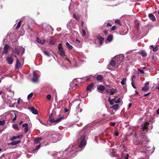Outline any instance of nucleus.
Listing matches in <instances>:
<instances>
[{
    "mask_svg": "<svg viewBox=\"0 0 159 159\" xmlns=\"http://www.w3.org/2000/svg\"><path fill=\"white\" fill-rule=\"evenodd\" d=\"M64 118L63 116H59V118L57 119L56 120L54 119V117L53 116L52 114L51 113L49 116V120L50 122L51 123H54L56 122L58 123L61 121V120Z\"/></svg>",
    "mask_w": 159,
    "mask_h": 159,
    "instance_id": "1",
    "label": "nucleus"
},
{
    "mask_svg": "<svg viewBox=\"0 0 159 159\" xmlns=\"http://www.w3.org/2000/svg\"><path fill=\"white\" fill-rule=\"evenodd\" d=\"M140 139L142 142H143V144L144 146H145V144L148 142L147 135L143 133H141L140 135Z\"/></svg>",
    "mask_w": 159,
    "mask_h": 159,
    "instance_id": "2",
    "label": "nucleus"
},
{
    "mask_svg": "<svg viewBox=\"0 0 159 159\" xmlns=\"http://www.w3.org/2000/svg\"><path fill=\"white\" fill-rule=\"evenodd\" d=\"M85 135L83 134L80 137V139L81 140L79 146V147L80 148H82L83 146L86 144V142L85 140Z\"/></svg>",
    "mask_w": 159,
    "mask_h": 159,
    "instance_id": "3",
    "label": "nucleus"
},
{
    "mask_svg": "<svg viewBox=\"0 0 159 159\" xmlns=\"http://www.w3.org/2000/svg\"><path fill=\"white\" fill-rule=\"evenodd\" d=\"M117 59L116 60V65L119 67L120 65V63L123 61L124 59V57L123 56H119L116 57Z\"/></svg>",
    "mask_w": 159,
    "mask_h": 159,
    "instance_id": "4",
    "label": "nucleus"
},
{
    "mask_svg": "<svg viewBox=\"0 0 159 159\" xmlns=\"http://www.w3.org/2000/svg\"><path fill=\"white\" fill-rule=\"evenodd\" d=\"M11 49V47L9 46L7 44H5L4 46V51L2 52V54H7L8 52V49Z\"/></svg>",
    "mask_w": 159,
    "mask_h": 159,
    "instance_id": "5",
    "label": "nucleus"
},
{
    "mask_svg": "<svg viewBox=\"0 0 159 159\" xmlns=\"http://www.w3.org/2000/svg\"><path fill=\"white\" fill-rule=\"evenodd\" d=\"M149 82H147L145 84L144 86L142 87V90L143 91L146 92L149 89Z\"/></svg>",
    "mask_w": 159,
    "mask_h": 159,
    "instance_id": "6",
    "label": "nucleus"
},
{
    "mask_svg": "<svg viewBox=\"0 0 159 159\" xmlns=\"http://www.w3.org/2000/svg\"><path fill=\"white\" fill-rule=\"evenodd\" d=\"M121 157L118 158V159H128L129 155L128 153H122L120 155Z\"/></svg>",
    "mask_w": 159,
    "mask_h": 159,
    "instance_id": "7",
    "label": "nucleus"
},
{
    "mask_svg": "<svg viewBox=\"0 0 159 159\" xmlns=\"http://www.w3.org/2000/svg\"><path fill=\"white\" fill-rule=\"evenodd\" d=\"M6 60L7 61V63L10 65L12 64L14 61L12 57L9 56H8L6 58Z\"/></svg>",
    "mask_w": 159,
    "mask_h": 159,
    "instance_id": "8",
    "label": "nucleus"
},
{
    "mask_svg": "<svg viewBox=\"0 0 159 159\" xmlns=\"http://www.w3.org/2000/svg\"><path fill=\"white\" fill-rule=\"evenodd\" d=\"M38 78L37 74L36 73H34L33 78L32 80V81L34 83L38 82Z\"/></svg>",
    "mask_w": 159,
    "mask_h": 159,
    "instance_id": "9",
    "label": "nucleus"
},
{
    "mask_svg": "<svg viewBox=\"0 0 159 159\" xmlns=\"http://www.w3.org/2000/svg\"><path fill=\"white\" fill-rule=\"evenodd\" d=\"M94 85V84L93 83H92L89 84L87 87V90L88 91H92V89H93Z\"/></svg>",
    "mask_w": 159,
    "mask_h": 159,
    "instance_id": "10",
    "label": "nucleus"
},
{
    "mask_svg": "<svg viewBox=\"0 0 159 159\" xmlns=\"http://www.w3.org/2000/svg\"><path fill=\"white\" fill-rule=\"evenodd\" d=\"M143 142H142V141H141V139L139 140V139H136V140H135L134 142V143L135 145H140L142 146H144L143 143H142Z\"/></svg>",
    "mask_w": 159,
    "mask_h": 159,
    "instance_id": "11",
    "label": "nucleus"
},
{
    "mask_svg": "<svg viewBox=\"0 0 159 159\" xmlns=\"http://www.w3.org/2000/svg\"><path fill=\"white\" fill-rule=\"evenodd\" d=\"M149 125V123L146 122L143 124V125H142V129H143V130H147L148 129V125Z\"/></svg>",
    "mask_w": 159,
    "mask_h": 159,
    "instance_id": "12",
    "label": "nucleus"
},
{
    "mask_svg": "<svg viewBox=\"0 0 159 159\" xmlns=\"http://www.w3.org/2000/svg\"><path fill=\"white\" fill-rule=\"evenodd\" d=\"M29 109L32 113L34 114H37L38 113V111L37 109H35L34 107H29Z\"/></svg>",
    "mask_w": 159,
    "mask_h": 159,
    "instance_id": "13",
    "label": "nucleus"
},
{
    "mask_svg": "<svg viewBox=\"0 0 159 159\" xmlns=\"http://www.w3.org/2000/svg\"><path fill=\"white\" fill-rule=\"evenodd\" d=\"M55 39L53 37H52L51 38L49 42V44L50 45H55Z\"/></svg>",
    "mask_w": 159,
    "mask_h": 159,
    "instance_id": "14",
    "label": "nucleus"
},
{
    "mask_svg": "<svg viewBox=\"0 0 159 159\" xmlns=\"http://www.w3.org/2000/svg\"><path fill=\"white\" fill-rule=\"evenodd\" d=\"M97 89L102 91L105 89V87L103 85H98L97 87Z\"/></svg>",
    "mask_w": 159,
    "mask_h": 159,
    "instance_id": "15",
    "label": "nucleus"
},
{
    "mask_svg": "<svg viewBox=\"0 0 159 159\" xmlns=\"http://www.w3.org/2000/svg\"><path fill=\"white\" fill-rule=\"evenodd\" d=\"M103 78V76L101 75H98L96 77V80L99 81H102Z\"/></svg>",
    "mask_w": 159,
    "mask_h": 159,
    "instance_id": "16",
    "label": "nucleus"
},
{
    "mask_svg": "<svg viewBox=\"0 0 159 159\" xmlns=\"http://www.w3.org/2000/svg\"><path fill=\"white\" fill-rule=\"evenodd\" d=\"M116 63V61L115 60H111L109 64V66H115Z\"/></svg>",
    "mask_w": 159,
    "mask_h": 159,
    "instance_id": "17",
    "label": "nucleus"
},
{
    "mask_svg": "<svg viewBox=\"0 0 159 159\" xmlns=\"http://www.w3.org/2000/svg\"><path fill=\"white\" fill-rule=\"evenodd\" d=\"M20 65L21 63L19 59L18 58H16V68H18L20 66Z\"/></svg>",
    "mask_w": 159,
    "mask_h": 159,
    "instance_id": "18",
    "label": "nucleus"
},
{
    "mask_svg": "<svg viewBox=\"0 0 159 159\" xmlns=\"http://www.w3.org/2000/svg\"><path fill=\"white\" fill-rule=\"evenodd\" d=\"M150 19L153 21H155L156 20L155 17L154 15L150 13L148 15Z\"/></svg>",
    "mask_w": 159,
    "mask_h": 159,
    "instance_id": "19",
    "label": "nucleus"
},
{
    "mask_svg": "<svg viewBox=\"0 0 159 159\" xmlns=\"http://www.w3.org/2000/svg\"><path fill=\"white\" fill-rule=\"evenodd\" d=\"M36 41L38 43L42 44H44L45 42L44 40H41L38 37L37 38Z\"/></svg>",
    "mask_w": 159,
    "mask_h": 159,
    "instance_id": "20",
    "label": "nucleus"
},
{
    "mask_svg": "<svg viewBox=\"0 0 159 159\" xmlns=\"http://www.w3.org/2000/svg\"><path fill=\"white\" fill-rule=\"evenodd\" d=\"M20 142L21 141L20 140H17L16 141L12 142L9 144L11 145H15L20 143Z\"/></svg>",
    "mask_w": 159,
    "mask_h": 159,
    "instance_id": "21",
    "label": "nucleus"
},
{
    "mask_svg": "<svg viewBox=\"0 0 159 159\" xmlns=\"http://www.w3.org/2000/svg\"><path fill=\"white\" fill-rule=\"evenodd\" d=\"M110 95H112L115 93H116L117 92V91L116 89L112 88L110 90Z\"/></svg>",
    "mask_w": 159,
    "mask_h": 159,
    "instance_id": "22",
    "label": "nucleus"
},
{
    "mask_svg": "<svg viewBox=\"0 0 159 159\" xmlns=\"http://www.w3.org/2000/svg\"><path fill=\"white\" fill-rule=\"evenodd\" d=\"M41 139L40 138H35L34 140V143L37 144L41 140Z\"/></svg>",
    "mask_w": 159,
    "mask_h": 159,
    "instance_id": "23",
    "label": "nucleus"
},
{
    "mask_svg": "<svg viewBox=\"0 0 159 159\" xmlns=\"http://www.w3.org/2000/svg\"><path fill=\"white\" fill-rule=\"evenodd\" d=\"M119 105L118 104H116L112 106L111 108L113 109L114 110H116L119 109Z\"/></svg>",
    "mask_w": 159,
    "mask_h": 159,
    "instance_id": "24",
    "label": "nucleus"
},
{
    "mask_svg": "<svg viewBox=\"0 0 159 159\" xmlns=\"http://www.w3.org/2000/svg\"><path fill=\"white\" fill-rule=\"evenodd\" d=\"M113 38V35L112 34L109 35L107 38V40L108 41H111Z\"/></svg>",
    "mask_w": 159,
    "mask_h": 159,
    "instance_id": "25",
    "label": "nucleus"
},
{
    "mask_svg": "<svg viewBox=\"0 0 159 159\" xmlns=\"http://www.w3.org/2000/svg\"><path fill=\"white\" fill-rule=\"evenodd\" d=\"M19 50L20 51V53L21 54V55H22L25 52V48L22 47H20L19 48Z\"/></svg>",
    "mask_w": 159,
    "mask_h": 159,
    "instance_id": "26",
    "label": "nucleus"
},
{
    "mask_svg": "<svg viewBox=\"0 0 159 159\" xmlns=\"http://www.w3.org/2000/svg\"><path fill=\"white\" fill-rule=\"evenodd\" d=\"M22 136L21 135H18L16 136H13L11 139V141H13L14 140L18 139L20 137H21Z\"/></svg>",
    "mask_w": 159,
    "mask_h": 159,
    "instance_id": "27",
    "label": "nucleus"
},
{
    "mask_svg": "<svg viewBox=\"0 0 159 159\" xmlns=\"http://www.w3.org/2000/svg\"><path fill=\"white\" fill-rule=\"evenodd\" d=\"M150 48H153V51L154 52H156L158 50V45H157L155 47H154L152 45H151L150 46Z\"/></svg>",
    "mask_w": 159,
    "mask_h": 159,
    "instance_id": "28",
    "label": "nucleus"
},
{
    "mask_svg": "<svg viewBox=\"0 0 159 159\" xmlns=\"http://www.w3.org/2000/svg\"><path fill=\"white\" fill-rule=\"evenodd\" d=\"M13 52L19 55L20 53V51L19 50V48L18 49L16 48H15V50L13 51Z\"/></svg>",
    "mask_w": 159,
    "mask_h": 159,
    "instance_id": "29",
    "label": "nucleus"
},
{
    "mask_svg": "<svg viewBox=\"0 0 159 159\" xmlns=\"http://www.w3.org/2000/svg\"><path fill=\"white\" fill-rule=\"evenodd\" d=\"M97 38L99 40V41H103L104 40V39L103 37H101L100 35H98L96 36Z\"/></svg>",
    "mask_w": 159,
    "mask_h": 159,
    "instance_id": "30",
    "label": "nucleus"
},
{
    "mask_svg": "<svg viewBox=\"0 0 159 159\" xmlns=\"http://www.w3.org/2000/svg\"><path fill=\"white\" fill-rule=\"evenodd\" d=\"M60 55L61 56H64L65 55V51H64V50H59Z\"/></svg>",
    "mask_w": 159,
    "mask_h": 159,
    "instance_id": "31",
    "label": "nucleus"
},
{
    "mask_svg": "<svg viewBox=\"0 0 159 159\" xmlns=\"http://www.w3.org/2000/svg\"><path fill=\"white\" fill-rule=\"evenodd\" d=\"M66 45L67 47L69 49H72L73 48V47L70 45L68 42H66Z\"/></svg>",
    "mask_w": 159,
    "mask_h": 159,
    "instance_id": "32",
    "label": "nucleus"
},
{
    "mask_svg": "<svg viewBox=\"0 0 159 159\" xmlns=\"http://www.w3.org/2000/svg\"><path fill=\"white\" fill-rule=\"evenodd\" d=\"M141 55L143 57H146L147 56V53L144 51H142L141 52Z\"/></svg>",
    "mask_w": 159,
    "mask_h": 159,
    "instance_id": "33",
    "label": "nucleus"
},
{
    "mask_svg": "<svg viewBox=\"0 0 159 159\" xmlns=\"http://www.w3.org/2000/svg\"><path fill=\"white\" fill-rule=\"evenodd\" d=\"M48 134L49 136H51L52 138H55L57 136L56 135L52 133L51 132H49Z\"/></svg>",
    "mask_w": 159,
    "mask_h": 159,
    "instance_id": "34",
    "label": "nucleus"
},
{
    "mask_svg": "<svg viewBox=\"0 0 159 159\" xmlns=\"http://www.w3.org/2000/svg\"><path fill=\"white\" fill-rule=\"evenodd\" d=\"M12 126L13 128L15 129H18V127L17 125L16 124H15L12 125Z\"/></svg>",
    "mask_w": 159,
    "mask_h": 159,
    "instance_id": "35",
    "label": "nucleus"
},
{
    "mask_svg": "<svg viewBox=\"0 0 159 159\" xmlns=\"http://www.w3.org/2000/svg\"><path fill=\"white\" fill-rule=\"evenodd\" d=\"M58 48L59 51L63 49V48L62 46V44L61 43H60L59 44Z\"/></svg>",
    "mask_w": 159,
    "mask_h": 159,
    "instance_id": "36",
    "label": "nucleus"
},
{
    "mask_svg": "<svg viewBox=\"0 0 159 159\" xmlns=\"http://www.w3.org/2000/svg\"><path fill=\"white\" fill-rule=\"evenodd\" d=\"M21 21H20L18 23L16 27V30L18 29L21 26Z\"/></svg>",
    "mask_w": 159,
    "mask_h": 159,
    "instance_id": "37",
    "label": "nucleus"
},
{
    "mask_svg": "<svg viewBox=\"0 0 159 159\" xmlns=\"http://www.w3.org/2000/svg\"><path fill=\"white\" fill-rule=\"evenodd\" d=\"M126 79L125 78L123 79L121 82V84L122 85H124L125 84Z\"/></svg>",
    "mask_w": 159,
    "mask_h": 159,
    "instance_id": "38",
    "label": "nucleus"
},
{
    "mask_svg": "<svg viewBox=\"0 0 159 159\" xmlns=\"http://www.w3.org/2000/svg\"><path fill=\"white\" fill-rule=\"evenodd\" d=\"M43 52L44 54L46 56H47L48 57H49L50 56V55L49 54L48 52L47 51H43Z\"/></svg>",
    "mask_w": 159,
    "mask_h": 159,
    "instance_id": "39",
    "label": "nucleus"
},
{
    "mask_svg": "<svg viewBox=\"0 0 159 159\" xmlns=\"http://www.w3.org/2000/svg\"><path fill=\"white\" fill-rule=\"evenodd\" d=\"M5 121L4 120H0V125H5Z\"/></svg>",
    "mask_w": 159,
    "mask_h": 159,
    "instance_id": "40",
    "label": "nucleus"
},
{
    "mask_svg": "<svg viewBox=\"0 0 159 159\" xmlns=\"http://www.w3.org/2000/svg\"><path fill=\"white\" fill-rule=\"evenodd\" d=\"M108 101L109 102L110 104L111 105H113L114 104V102L113 101L111 100L110 98H108Z\"/></svg>",
    "mask_w": 159,
    "mask_h": 159,
    "instance_id": "41",
    "label": "nucleus"
},
{
    "mask_svg": "<svg viewBox=\"0 0 159 159\" xmlns=\"http://www.w3.org/2000/svg\"><path fill=\"white\" fill-rule=\"evenodd\" d=\"M33 96V94L32 93H31L28 96L27 98L28 100L30 99Z\"/></svg>",
    "mask_w": 159,
    "mask_h": 159,
    "instance_id": "42",
    "label": "nucleus"
},
{
    "mask_svg": "<svg viewBox=\"0 0 159 159\" xmlns=\"http://www.w3.org/2000/svg\"><path fill=\"white\" fill-rule=\"evenodd\" d=\"M120 100H121L120 98H119L117 100H116L114 101V102L115 103H120Z\"/></svg>",
    "mask_w": 159,
    "mask_h": 159,
    "instance_id": "43",
    "label": "nucleus"
},
{
    "mask_svg": "<svg viewBox=\"0 0 159 159\" xmlns=\"http://www.w3.org/2000/svg\"><path fill=\"white\" fill-rule=\"evenodd\" d=\"M134 82L133 80L132 79V82H131V85L132 86V87L134 88V89H135L136 88V86L134 85Z\"/></svg>",
    "mask_w": 159,
    "mask_h": 159,
    "instance_id": "44",
    "label": "nucleus"
},
{
    "mask_svg": "<svg viewBox=\"0 0 159 159\" xmlns=\"http://www.w3.org/2000/svg\"><path fill=\"white\" fill-rule=\"evenodd\" d=\"M51 96L50 94H48L46 96V98L49 100H50L51 99Z\"/></svg>",
    "mask_w": 159,
    "mask_h": 159,
    "instance_id": "45",
    "label": "nucleus"
},
{
    "mask_svg": "<svg viewBox=\"0 0 159 159\" xmlns=\"http://www.w3.org/2000/svg\"><path fill=\"white\" fill-rule=\"evenodd\" d=\"M115 23L116 24H120V21L118 20H115Z\"/></svg>",
    "mask_w": 159,
    "mask_h": 159,
    "instance_id": "46",
    "label": "nucleus"
},
{
    "mask_svg": "<svg viewBox=\"0 0 159 159\" xmlns=\"http://www.w3.org/2000/svg\"><path fill=\"white\" fill-rule=\"evenodd\" d=\"M138 70L139 71L140 73L142 74H144V71L143 70L140 69H138Z\"/></svg>",
    "mask_w": 159,
    "mask_h": 159,
    "instance_id": "47",
    "label": "nucleus"
},
{
    "mask_svg": "<svg viewBox=\"0 0 159 159\" xmlns=\"http://www.w3.org/2000/svg\"><path fill=\"white\" fill-rule=\"evenodd\" d=\"M116 28V26L115 25L112 26L111 28V31L114 30Z\"/></svg>",
    "mask_w": 159,
    "mask_h": 159,
    "instance_id": "48",
    "label": "nucleus"
},
{
    "mask_svg": "<svg viewBox=\"0 0 159 159\" xmlns=\"http://www.w3.org/2000/svg\"><path fill=\"white\" fill-rule=\"evenodd\" d=\"M28 124L27 123L24 124L22 125V126L23 127H28Z\"/></svg>",
    "mask_w": 159,
    "mask_h": 159,
    "instance_id": "49",
    "label": "nucleus"
},
{
    "mask_svg": "<svg viewBox=\"0 0 159 159\" xmlns=\"http://www.w3.org/2000/svg\"><path fill=\"white\" fill-rule=\"evenodd\" d=\"M82 35L84 36H85L86 34V32L85 31V30H82Z\"/></svg>",
    "mask_w": 159,
    "mask_h": 159,
    "instance_id": "50",
    "label": "nucleus"
},
{
    "mask_svg": "<svg viewBox=\"0 0 159 159\" xmlns=\"http://www.w3.org/2000/svg\"><path fill=\"white\" fill-rule=\"evenodd\" d=\"M115 152H112L110 154V156H111V157H114L115 155Z\"/></svg>",
    "mask_w": 159,
    "mask_h": 159,
    "instance_id": "51",
    "label": "nucleus"
},
{
    "mask_svg": "<svg viewBox=\"0 0 159 159\" xmlns=\"http://www.w3.org/2000/svg\"><path fill=\"white\" fill-rule=\"evenodd\" d=\"M40 146H41V145L40 144L39 145H38L36 147V148L35 150H37L38 149H39L40 148Z\"/></svg>",
    "mask_w": 159,
    "mask_h": 159,
    "instance_id": "52",
    "label": "nucleus"
},
{
    "mask_svg": "<svg viewBox=\"0 0 159 159\" xmlns=\"http://www.w3.org/2000/svg\"><path fill=\"white\" fill-rule=\"evenodd\" d=\"M28 130V127H25L24 129V131L25 133H26Z\"/></svg>",
    "mask_w": 159,
    "mask_h": 159,
    "instance_id": "53",
    "label": "nucleus"
},
{
    "mask_svg": "<svg viewBox=\"0 0 159 159\" xmlns=\"http://www.w3.org/2000/svg\"><path fill=\"white\" fill-rule=\"evenodd\" d=\"M150 93H151L149 92V93H148L146 94H145L144 95V97L147 96H148L150 94Z\"/></svg>",
    "mask_w": 159,
    "mask_h": 159,
    "instance_id": "54",
    "label": "nucleus"
},
{
    "mask_svg": "<svg viewBox=\"0 0 159 159\" xmlns=\"http://www.w3.org/2000/svg\"><path fill=\"white\" fill-rule=\"evenodd\" d=\"M16 118H17L16 115V114H15V117L13 118L12 120L13 121H14L15 120H16Z\"/></svg>",
    "mask_w": 159,
    "mask_h": 159,
    "instance_id": "55",
    "label": "nucleus"
},
{
    "mask_svg": "<svg viewBox=\"0 0 159 159\" xmlns=\"http://www.w3.org/2000/svg\"><path fill=\"white\" fill-rule=\"evenodd\" d=\"M111 88V86L109 85H107L106 86L105 89L106 88L107 89H108L109 88Z\"/></svg>",
    "mask_w": 159,
    "mask_h": 159,
    "instance_id": "56",
    "label": "nucleus"
},
{
    "mask_svg": "<svg viewBox=\"0 0 159 159\" xmlns=\"http://www.w3.org/2000/svg\"><path fill=\"white\" fill-rule=\"evenodd\" d=\"M115 135L116 136H118V135H119V133H118V132L117 131H116L115 132Z\"/></svg>",
    "mask_w": 159,
    "mask_h": 159,
    "instance_id": "57",
    "label": "nucleus"
},
{
    "mask_svg": "<svg viewBox=\"0 0 159 159\" xmlns=\"http://www.w3.org/2000/svg\"><path fill=\"white\" fill-rule=\"evenodd\" d=\"M111 25L109 23H108L107 24V27H111Z\"/></svg>",
    "mask_w": 159,
    "mask_h": 159,
    "instance_id": "58",
    "label": "nucleus"
},
{
    "mask_svg": "<svg viewBox=\"0 0 159 159\" xmlns=\"http://www.w3.org/2000/svg\"><path fill=\"white\" fill-rule=\"evenodd\" d=\"M104 33L105 34H107V33H108V31L107 30H104Z\"/></svg>",
    "mask_w": 159,
    "mask_h": 159,
    "instance_id": "59",
    "label": "nucleus"
},
{
    "mask_svg": "<svg viewBox=\"0 0 159 159\" xmlns=\"http://www.w3.org/2000/svg\"><path fill=\"white\" fill-rule=\"evenodd\" d=\"M68 111V109L66 107L65 108V113L67 112Z\"/></svg>",
    "mask_w": 159,
    "mask_h": 159,
    "instance_id": "60",
    "label": "nucleus"
},
{
    "mask_svg": "<svg viewBox=\"0 0 159 159\" xmlns=\"http://www.w3.org/2000/svg\"><path fill=\"white\" fill-rule=\"evenodd\" d=\"M115 125V122L111 123V125L112 126H114Z\"/></svg>",
    "mask_w": 159,
    "mask_h": 159,
    "instance_id": "61",
    "label": "nucleus"
},
{
    "mask_svg": "<svg viewBox=\"0 0 159 159\" xmlns=\"http://www.w3.org/2000/svg\"><path fill=\"white\" fill-rule=\"evenodd\" d=\"M73 17L74 18H75L76 20H78L79 19V18L76 17L75 15H74Z\"/></svg>",
    "mask_w": 159,
    "mask_h": 159,
    "instance_id": "62",
    "label": "nucleus"
},
{
    "mask_svg": "<svg viewBox=\"0 0 159 159\" xmlns=\"http://www.w3.org/2000/svg\"><path fill=\"white\" fill-rule=\"evenodd\" d=\"M106 92L107 93V94H108L110 93V91H109V90L107 89H106Z\"/></svg>",
    "mask_w": 159,
    "mask_h": 159,
    "instance_id": "63",
    "label": "nucleus"
},
{
    "mask_svg": "<svg viewBox=\"0 0 159 159\" xmlns=\"http://www.w3.org/2000/svg\"><path fill=\"white\" fill-rule=\"evenodd\" d=\"M157 114H159V108L157 110Z\"/></svg>",
    "mask_w": 159,
    "mask_h": 159,
    "instance_id": "64",
    "label": "nucleus"
}]
</instances>
